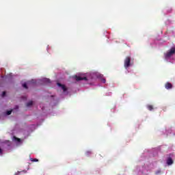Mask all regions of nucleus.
<instances>
[{
	"mask_svg": "<svg viewBox=\"0 0 175 175\" xmlns=\"http://www.w3.org/2000/svg\"><path fill=\"white\" fill-rule=\"evenodd\" d=\"M2 96L3 97L6 96V92H3Z\"/></svg>",
	"mask_w": 175,
	"mask_h": 175,
	"instance_id": "4468645a",
	"label": "nucleus"
},
{
	"mask_svg": "<svg viewBox=\"0 0 175 175\" xmlns=\"http://www.w3.org/2000/svg\"><path fill=\"white\" fill-rule=\"evenodd\" d=\"M23 88H25L26 90L28 89V86L27 85V83H23Z\"/></svg>",
	"mask_w": 175,
	"mask_h": 175,
	"instance_id": "ddd939ff",
	"label": "nucleus"
},
{
	"mask_svg": "<svg viewBox=\"0 0 175 175\" xmlns=\"http://www.w3.org/2000/svg\"><path fill=\"white\" fill-rule=\"evenodd\" d=\"M173 159H172V157H169L167 159V165H168V166H170L171 165H173Z\"/></svg>",
	"mask_w": 175,
	"mask_h": 175,
	"instance_id": "39448f33",
	"label": "nucleus"
},
{
	"mask_svg": "<svg viewBox=\"0 0 175 175\" xmlns=\"http://www.w3.org/2000/svg\"><path fill=\"white\" fill-rule=\"evenodd\" d=\"M14 139L16 142H18V143H20V142H21V139H20V138H17V137H14Z\"/></svg>",
	"mask_w": 175,
	"mask_h": 175,
	"instance_id": "9d476101",
	"label": "nucleus"
},
{
	"mask_svg": "<svg viewBox=\"0 0 175 175\" xmlns=\"http://www.w3.org/2000/svg\"><path fill=\"white\" fill-rule=\"evenodd\" d=\"M20 174V172H18V173L15 174L14 175H18Z\"/></svg>",
	"mask_w": 175,
	"mask_h": 175,
	"instance_id": "a211bd4d",
	"label": "nucleus"
},
{
	"mask_svg": "<svg viewBox=\"0 0 175 175\" xmlns=\"http://www.w3.org/2000/svg\"><path fill=\"white\" fill-rule=\"evenodd\" d=\"M58 87H61L62 90H63L64 92H66V87L65 85L61 84L60 83H57Z\"/></svg>",
	"mask_w": 175,
	"mask_h": 175,
	"instance_id": "423d86ee",
	"label": "nucleus"
},
{
	"mask_svg": "<svg viewBox=\"0 0 175 175\" xmlns=\"http://www.w3.org/2000/svg\"><path fill=\"white\" fill-rule=\"evenodd\" d=\"M33 105V101H29V103H27L26 106L27 107H31V106H32Z\"/></svg>",
	"mask_w": 175,
	"mask_h": 175,
	"instance_id": "6e6552de",
	"label": "nucleus"
},
{
	"mask_svg": "<svg viewBox=\"0 0 175 175\" xmlns=\"http://www.w3.org/2000/svg\"><path fill=\"white\" fill-rule=\"evenodd\" d=\"M166 90H172L173 88V85L170 82H167L165 85Z\"/></svg>",
	"mask_w": 175,
	"mask_h": 175,
	"instance_id": "7ed1b4c3",
	"label": "nucleus"
},
{
	"mask_svg": "<svg viewBox=\"0 0 175 175\" xmlns=\"http://www.w3.org/2000/svg\"><path fill=\"white\" fill-rule=\"evenodd\" d=\"M2 154H3L2 148H0V155H2Z\"/></svg>",
	"mask_w": 175,
	"mask_h": 175,
	"instance_id": "2eb2a0df",
	"label": "nucleus"
},
{
	"mask_svg": "<svg viewBox=\"0 0 175 175\" xmlns=\"http://www.w3.org/2000/svg\"><path fill=\"white\" fill-rule=\"evenodd\" d=\"M31 83H32L33 84H34L35 80H32V81H31Z\"/></svg>",
	"mask_w": 175,
	"mask_h": 175,
	"instance_id": "f3484780",
	"label": "nucleus"
},
{
	"mask_svg": "<svg viewBox=\"0 0 175 175\" xmlns=\"http://www.w3.org/2000/svg\"><path fill=\"white\" fill-rule=\"evenodd\" d=\"M148 110H150L151 111V110L154 109V107H152V105H148L147 106Z\"/></svg>",
	"mask_w": 175,
	"mask_h": 175,
	"instance_id": "1a4fd4ad",
	"label": "nucleus"
},
{
	"mask_svg": "<svg viewBox=\"0 0 175 175\" xmlns=\"http://www.w3.org/2000/svg\"><path fill=\"white\" fill-rule=\"evenodd\" d=\"M102 81H103V83H106V79H103Z\"/></svg>",
	"mask_w": 175,
	"mask_h": 175,
	"instance_id": "dca6fc26",
	"label": "nucleus"
},
{
	"mask_svg": "<svg viewBox=\"0 0 175 175\" xmlns=\"http://www.w3.org/2000/svg\"><path fill=\"white\" fill-rule=\"evenodd\" d=\"M12 110H10V111H6V114H7V116H10L11 114H12Z\"/></svg>",
	"mask_w": 175,
	"mask_h": 175,
	"instance_id": "f8f14e48",
	"label": "nucleus"
},
{
	"mask_svg": "<svg viewBox=\"0 0 175 175\" xmlns=\"http://www.w3.org/2000/svg\"><path fill=\"white\" fill-rule=\"evenodd\" d=\"M43 81H44V83H46V84H49V83H51V81H50V79H47V78H44V79H43Z\"/></svg>",
	"mask_w": 175,
	"mask_h": 175,
	"instance_id": "0eeeda50",
	"label": "nucleus"
},
{
	"mask_svg": "<svg viewBox=\"0 0 175 175\" xmlns=\"http://www.w3.org/2000/svg\"><path fill=\"white\" fill-rule=\"evenodd\" d=\"M75 79L77 81H81V80H87V77L75 76Z\"/></svg>",
	"mask_w": 175,
	"mask_h": 175,
	"instance_id": "20e7f679",
	"label": "nucleus"
},
{
	"mask_svg": "<svg viewBox=\"0 0 175 175\" xmlns=\"http://www.w3.org/2000/svg\"><path fill=\"white\" fill-rule=\"evenodd\" d=\"M131 65L132 64H131V57L127 56L124 59V66L125 69H126L127 68H129L130 66H131Z\"/></svg>",
	"mask_w": 175,
	"mask_h": 175,
	"instance_id": "f03ea898",
	"label": "nucleus"
},
{
	"mask_svg": "<svg viewBox=\"0 0 175 175\" xmlns=\"http://www.w3.org/2000/svg\"><path fill=\"white\" fill-rule=\"evenodd\" d=\"M174 54H175V47L171 48L170 50L165 54V58H170Z\"/></svg>",
	"mask_w": 175,
	"mask_h": 175,
	"instance_id": "f257e3e1",
	"label": "nucleus"
},
{
	"mask_svg": "<svg viewBox=\"0 0 175 175\" xmlns=\"http://www.w3.org/2000/svg\"><path fill=\"white\" fill-rule=\"evenodd\" d=\"M31 162H39L38 159H31Z\"/></svg>",
	"mask_w": 175,
	"mask_h": 175,
	"instance_id": "9b49d317",
	"label": "nucleus"
},
{
	"mask_svg": "<svg viewBox=\"0 0 175 175\" xmlns=\"http://www.w3.org/2000/svg\"><path fill=\"white\" fill-rule=\"evenodd\" d=\"M87 154H90V152H88Z\"/></svg>",
	"mask_w": 175,
	"mask_h": 175,
	"instance_id": "6ab92c4d",
	"label": "nucleus"
}]
</instances>
